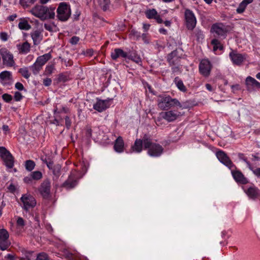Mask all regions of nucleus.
<instances>
[{"mask_svg": "<svg viewBox=\"0 0 260 260\" xmlns=\"http://www.w3.org/2000/svg\"><path fill=\"white\" fill-rule=\"evenodd\" d=\"M19 72L24 78L26 79H28L30 77V74L27 68H22L19 69Z\"/></svg>", "mask_w": 260, "mask_h": 260, "instance_id": "c9c22d12", "label": "nucleus"}, {"mask_svg": "<svg viewBox=\"0 0 260 260\" xmlns=\"http://www.w3.org/2000/svg\"><path fill=\"white\" fill-rule=\"evenodd\" d=\"M57 12L58 15L71 16V10L70 5L65 2L60 3L57 8Z\"/></svg>", "mask_w": 260, "mask_h": 260, "instance_id": "dca6fc26", "label": "nucleus"}, {"mask_svg": "<svg viewBox=\"0 0 260 260\" xmlns=\"http://www.w3.org/2000/svg\"><path fill=\"white\" fill-rule=\"evenodd\" d=\"M211 44L213 46V51L215 54H217V50H219L221 51L223 50V46L221 44L220 42L216 39L212 40Z\"/></svg>", "mask_w": 260, "mask_h": 260, "instance_id": "cd10ccee", "label": "nucleus"}, {"mask_svg": "<svg viewBox=\"0 0 260 260\" xmlns=\"http://www.w3.org/2000/svg\"><path fill=\"white\" fill-rule=\"evenodd\" d=\"M205 86H206V89L208 90H209L210 91H212L213 90V88H212V87L211 86V85L210 84H206L205 85Z\"/></svg>", "mask_w": 260, "mask_h": 260, "instance_id": "e2e57ef3", "label": "nucleus"}, {"mask_svg": "<svg viewBox=\"0 0 260 260\" xmlns=\"http://www.w3.org/2000/svg\"><path fill=\"white\" fill-rule=\"evenodd\" d=\"M159 31L160 34H164V35H166L167 34V30L165 29V28H160L159 29Z\"/></svg>", "mask_w": 260, "mask_h": 260, "instance_id": "69168bd1", "label": "nucleus"}, {"mask_svg": "<svg viewBox=\"0 0 260 260\" xmlns=\"http://www.w3.org/2000/svg\"><path fill=\"white\" fill-rule=\"evenodd\" d=\"M0 81L4 85H11L13 82L11 72L7 71L2 72L0 73Z\"/></svg>", "mask_w": 260, "mask_h": 260, "instance_id": "2eb2a0df", "label": "nucleus"}, {"mask_svg": "<svg viewBox=\"0 0 260 260\" xmlns=\"http://www.w3.org/2000/svg\"><path fill=\"white\" fill-rule=\"evenodd\" d=\"M55 70V67L54 64L47 65L44 71V75H50L52 74Z\"/></svg>", "mask_w": 260, "mask_h": 260, "instance_id": "473e14b6", "label": "nucleus"}, {"mask_svg": "<svg viewBox=\"0 0 260 260\" xmlns=\"http://www.w3.org/2000/svg\"><path fill=\"white\" fill-rule=\"evenodd\" d=\"M150 26V25L149 24L143 23V28L144 31H147L149 29Z\"/></svg>", "mask_w": 260, "mask_h": 260, "instance_id": "680f3d73", "label": "nucleus"}, {"mask_svg": "<svg viewBox=\"0 0 260 260\" xmlns=\"http://www.w3.org/2000/svg\"><path fill=\"white\" fill-rule=\"evenodd\" d=\"M86 54L89 56H92L93 55V50H88L86 52Z\"/></svg>", "mask_w": 260, "mask_h": 260, "instance_id": "338daca9", "label": "nucleus"}, {"mask_svg": "<svg viewBox=\"0 0 260 260\" xmlns=\"http://www.w3.org/2000/svg\"><path fill=\"white\" fill-rule=\"evenodd\" d=\"M17 224L20 226H23L24 225V221L21 217H18L17 220Z\"/></svg>", "mask_w": 260, "mask_h": 260, "instance_id": "8fccbe9b", "label": "nucleus"}, {"mask_svg": "<svg viewBox=\"0 0 260 260\" xmlns=\"http://www.w3.org/2000/svg\"><path fill=\"white\" fill-rule=\"evenodd\" d=\"M157 13L155 9H152L145 11L146 16H157Z\"/></svg>", "mask_w": 260, "mask_h": 260, "instance_id": "58836bf2", "label": "nucleus"}, {"mask_svg": "<svg viewBox=\"0 0 260 260\" xmlns=\"http://www.w3.org/2000/svg\"><path fill=\"white\" fill-rule=\"evenodd\" d=\"M229 56L233 64L240 66L245 61L247 55L238 53L237 51L232 50L229 54Z\"/></svg>", "mask_w": 260, "mask_h": 260, "instance_id": "9d476101", "label": "nucleus"}, {"mask_svg": "<svg viewBox=\"0 0 260 260\" xmlns=\"http://www.w3.org/2000/svg\"><path fill=\"white\" fill-rule=\"evenodd\" d=\"M17 48L22 53H27L30 50V44L27 42H25L22 44L17 45Z\"/></svg>", "mask_w": 260, "mask_h": 260, "instance_id": "a878e982", "label": "nucleus"}, {"mask_svg": "<svg viewBox=\"0 0 260 260\" xmlns=\"http://www.w3.org/2000/svg\"><path fill=\"white\" fill-rule=\"evenodd\" d=\"M3 63L7 67H13L15 65V61L14 56L9 51L6 49H2L1 51Z\"/></svg>", "mask_w": 260, "mask_h": 260, "instance_id": "39448f33", "label": "nucleus"}, {"mask_svg": "<svg viewBox=\"0 0 260 260\" xmlns=\"http://www.w3.org/2000/svg\"><path fill=\"white\" fill-rule=\"evenodd\" d=\"M59 20L61 21H66L68 20L69 17H58Z\"/></svg>", "mask_w": 260, "mask_h": 260, "instance_id": "774afa93", "label": "nucleus"}, {"mask_svg": "<svg viewBox=\"0 0 260 260\" xmlns=\"http://www.w3.org/2000/svg\"><path fill=\"white\" fill-rule=\"evenodd\" d=\"M111 56L113 60H116L120 57L126 58L127 54L126 52H124L122 49L117 48L114 49L111 53Z\"/></svg>", "mask_w": 260, "mask_h": 260, "instance_id": "5701e85b", "label": "nucleus"}, {"mask_svg": "<svg viewBox=\"0 0 260 260\" xmlns=\"http://www.w3.org/2000/svg\"><path fill=\"white\" fill-rule=\"evenodd\" d=\"M144 148L148 150V154L152 157H158L162 153L164 149L159 144L153 143L150 136L144 135Z\"/></svg>", "mask_w": 260, "mask_h": 260, "instance_id": "f03ea898", "label": "nucleus"}, {"mask_svg": "<svg viewBox=\"0 0 260 260\" xmlns=\"http://www.w3.org/2000/svg\"><path fill=\"white\" fill-rule=\"evenodd\" d=\"M65 121H66V126L68 129L70 128L71 125V120L69 116H66L65 117Z\"/></svg>", "mask_w": 260, "mask_h": 260, "instance_id": "09e8293b", "label": "nucleus"}, {"mask_svg": "<svg viewBox=\"0 0 260 260\" xmlns=\"http://www.w3.org/2000/svg\"><path fill=\"white\" fill-rule=\"evenodd\" d=\"M55 8H48L42 5L35 6L31 10L35 16H55Z\"/></svg>", "mask_w": 260, "mask_h": 260, "instance_id": "7ed1b4c3", "label": "nucleus"}, {"mask_svg": "<svg viewBox=\"0 0 260 260\" xmlns=\"http://www.w3.org/2000/svg\"><path fill=\"white\" fill-rule=\"evenodd\" d=\"M142 38L144 43H149V37H148V35L146 34H143L142 35Z\"/></svg>", "mask_w": 260, "mask_h": 260, "instance_id": "3c124183", "label": "nucleus"}, {"mask_svg": "<svg viewBox=\"0 0 260 260\" xmlns=\"http://www.w3.org/2000/svg\"><path fill=\"white\" fill-rule=\"evenodd\" d=\"M245 192L247 196L253 200H254L260 197V190L254 186H251L245 190Z\"/></svg>", "mask_w": 260, "mask_h": 260, "instance_id": "aec40b11", "label": "nucleus"}, {"mask_svg": "<svg viewBox=\"0 0 260 260\" xmlns=\"http://www.w3.org/2000/svg\"><path fill=\"white\" fill-rule=\"evenodd\" d=\"M36 260H49L47 254L42 252L38 254Z\"/></svg>", "mask_w": 260, "mask_h": 260, "instance_id": "ea45409f", "label": "nucleus"}, {"mask_svg": "<svg viewBox=\"0 0 260 260\" xmlns=\"http://www.w3.org/2000/svg\"><path fill=\"white\" fill-rule=\"evenodd\" d=\"M0 155L8 168H12L13 167L14 158L10 152L4 147H0Z\"/></svg>", "mask_w": 260, "mask_h": 260, "instance_id": "6e6552de", "label": "nucleus"}, {"mask_svg": "<svg viewBox=\"0 0 260 260\" xmlns=\"http://www.w3.org/2000/svg\"><path fill=\"white\" fill-rule=\"evenodd\" d=\"M185 16H194L193 14L189 10H186L185 13Z\"/></svg>", "mask_w": 260, "mask_h": 260, "instance_id": "13d9d810", "label": "nucleus"}, {"mask_svg": "<svg viewBox=\"0 0 260 260\" xmlns=\"http://www.w3.org/2000/svg\"><path fill=\"white\" fill-rule=\"evenodd\" d=\"M30 175L31 176V177L33 178V179L35 180H40L43 176L42 173L39 171L32 172L30 173Z\"/></svg>", "mask_w": 260, "mask_h": 260, "instance_id": "72a5a7b5", "label": "nucleus"}, {"mask_svg": "<svg viewBox=\"0 0 260 260\" xmlns=\"http://www.w3.org/2000/svg\"><path fill=\"white\" fill-rule=\"evenodd\" d=\"M245 83L248 90L260 89V83L251 76L246 78Z\"/></svg>", "mask_w": 260, "mask_h": 260, "instance_id": "a211bd4d", "label": "nucleus"}, {"mask_svg": "<svg viewBox=\"0 0 260 260\" xmlns=\"http://www.w3.org/2000/svg\"><path fill=\"white\" fill-rule=\"evenodd\" d=\"M23 98V96L22 95V94L18 92V91H17V92H15V94H14V100L16 101H20Z\"/></svg>", "mask_w": 260, "mask_h": 260, "instance_id": "c03bdc74", "label": "nucleus"}, {"mask_svg": "<svg viewBox=\"0 0 260 260\" xmlns=\"http://www.w3.org/2000/svg\"><path fill=\"white\" fill-rule=\"evenodd\" d=\"M124 141L121 136H119L115 141L114 149L118 153H121L124 151Z\"/></svg>", "mask_w": 260, "mask_h": 260, "instance_id": "412c9836", "label": "nucleus"}, {"mask_svg": "<svg viewBox=\"0 0 260 260\" xmlns=\"http://www.w3.org/2000/svg\"><path fill=\"white\" fill-rule=\"evenodd\" d=\"M33 178L31 177V176L30 175L28 176H26L24 178L23 181L26 184H31L33 182Z\"/></svg>", "mask_w": 260, "mask_h": 260, "instance_id": "37998d69", "label": "nucleus"}, {"mask_svg": "<svg viewBox=\"0 0 260 260\" xmlns=\"http://www.w3.org/2000/svg\"><path fill=\"white\" fill-rule=\"evenodd\" d=\"M9 234L8 232L4 229H0V249L5 250L9 247L11 242L9 240Z\"/></svg>", "mask_w": 260, "mask_h": 260, "instance_id": "1a4fd4ad", "label": "nucleus"}, {"mask_svg": "<svg viewBox=\"0 0 260 260\" xmlns=\"http://www.w3.org/2000/svg\"><path fill=\"white\" fill-rule=\"evenodd\" d=\"M216 155L218 160L230 169L235 167L230 158L224 151L221 150L218 151L216 152Z\"/></svg>", "mask_w": 260, "mask_h": 260, "instance_id": "f8f14e48", "label": "nucleus"}, {"mask_svg": "<svg viewBox=\"0 0 260 260\" xmlns=\"http://www.w3.org/2000/svg\"><path fill=\"white\" fill-rule=\"evenodd\" d=\"M245 161L246 162V164L247 165L248 168L253 172V171L255 170V168H253L251 166L250 163L249 161H247L246 160H245Z\"/></svg>", "mask_w": 260, "mask_h": 260, "instance_id": "052dcab7", "label": "nucleus"}, {"mask_svg": "<svg viewBox=\"0 0 260 260\" xmlns=\"http://www.w3.org/2000/svg\"><path fill=\"white\" fill-rule=\"evenodd\" d=\"M253 2V0H243L239 5L236 11L238 13L241 14L243 13L247 5L251 4Z\"/></svg>", "mask_w": 260, "mask_h": 260, "instance_id": "bb28decb", "label": "nucleus"}, {"mask_svg": "<svg viewBox=\"0 0 260 260\" xmlns=\"http://www.w3.org/2000/svg\"><path fill=\"white\" fill-rule=\"evenodd\" d=\"M35 163L33 160H28L25 162V167L28 171H31L35 167Z\"/></svg>", "mask_w": 260, "mask_h": 260, "instance_id": "2f4dec72", "label": "nucleus"}, {"mask_svg": "<svg viewBox=\"0 0 260 260\" xmlns=\"http://www.w3.org/2000/svg\"><path fill=\"white\" fill-rule=\"evenodd\" d=\"M51 182L45 180L39 188V191L44 199H48L50 197Z\"/></svg>", "mask_w": 260, "mask_h": 260, "instance_id": "9b49d317", "label": "nucleus"}, {"mask_svg": "<svg viewBox=\"0 0 260 260\" xmlns=\"http://www.w3.org/2000/svg\"><path fill=\"white\" fill-rule=\"evenodd\" d=\"M79 37H76V36H74L70 39V42L73 45H75V44H77V43L79 42Z\"/></svg>", "mask_w": 260, "mask_h": 260, "instance_id": "a18cd8bd", "label": "nucleus"}, {"mask_svg": "<svg viewBox=\"0 0 260 260\" xmlns=\"http://www.w3.org/2000/svg\"><path fill=\"white\" fill-rule=\"evenodd\" d=\"M15 87L19 90H22L24 89V86L20 82H17L15 85Z\"/></svg>", "mask_w": 260, "mask_h": 260, "instance_id": "603ef678", "label": "nucleus"}, {"mask_svg": "<svg viewBox=\"0 0 260 260\" xmlns=\"http://www.w3.org/2000/svg\"><path fill=\"white\" fill-rule=\"evenodd\" d=\"M160 115L161 118L168 122L173 121L181 115L180 112L175 110L162 112L160 113Z\"/></svg>", "mask_w": 260, "mask_h": 260, "instance_id": "4468645a", "label": "nucleus"}, {"mask_svg": "<svg viewBox=\"0 0 260 260\" xmlns=\"http://www.w3.org/2000/svg\"><path fill=\"white\" fill-rule=\"evenodd\" d=\"M129 58L138 64H141L142 62L141 58L138 55L134 54V55H131Z\"/></svg>", "mask_w": 260, "mask_h": 260, "instance_id": "4c0bfd02", "label": "nucleus"}, {"mask_svg": "<svg viewBox=\"0 0 260 260\" xmlns=\"http://www.w3.org/2000/svg\"><path fill=\"white\" fill-rule=\"evenodd\" d=\"M19 28L23 30H29L31 26L28 21L24 19H21L18 24Z\"/></svg>", "mask_w": 260, "mask_h": 260, "instance_id": "c756f323", "label": "nucleus"}, {"mask_svg": "<svg viewBox=\"0 0 260 260\" xmlns=\"http://www.w3.org/2000/svg\"><path fill=\"white\" fill-rule=\"evenodd\" d=\"M78 179L77 172L75 171H73L64 183V186L67 188H73L77 185Z\"/></svg>", "mask_w": 260, "mask_h": 260, "instance_id": "6ab92c4d", "label": "nucleus"}, {"mask_svg": "<svg viewBox=\"0 0 260 260\" xmlns=\"http://www.w3.org/2000/svg\"><path fill=\"white\" fill-rule=\"evenodd\" d=\"M30 68L34 75L38 74L42 69V67L36 61Z\"/></svg>", "mask_w": 260, "mask_h": 260, "instance_id": "7c9ffc66", "label": "nucleus"}, {"mask_svg": "<svg viewBox=\"0 0 260 260\" xmlns=\"http://www.w3.org/2000/svg\"><path fill=\"white\" fill-rule=\"evenodd\" d=\"M22 208L27 211L30 208H34L37 204L35 198L29 193L24 194L20 198Z\"/></svg>", "mask_w": 260, "mask_h": 260, "instance_id": "20e7f679", "label": "nucleus"}, {"mask_svg": "<svg viewBox=\"0 0 260 260\" xmlns=\"http://www.w3.org/2000/svg\"><path fill=\"white\" fill-rule=\"evenodd\" d=\"M143 145L144 146V137L142 139H137L134 145L132 146V149L133 151L140 153L142 150Z\"/></svg>", "mask_w": 260, "mask_h": 260, "instance_id": "4be33fe9", "label": "nucleus"}, {"mask_svg": "<svg viewBox=\"0 0 260 260\" xmlns=\"http://www.w3.org/2000/svg\"><path fill=\"white\" fill-rule=\"evenodd\" d=\"M196 36L197 40L199 41L203 40L204 38V35L203 32L201 31V30L197 31L196 33Z\"/></svg>", "mask_w": 260, "mask_h": 260, "instance_id": "79ce46f5", "label": "nucleus"}, {"mask_svg": "<svg viewBox=\"0 0 260 260\" xmlns=\"http://www.w3.org/2000/svg\"><path fill=\"white\" fill-rule=\"evenodd\" d=\"M5 258L8 260H14V255L12 254H8Z\"/></svg>", "mask_w": 260, "mask_h": 260, "instance_id": "6e6d98bb", "label": "nucleus"}, {"mask_svg": "<svg viewBox=\"0 0 260 260\" xmlns=\"http://www.w3.org/2000/svg\"><path fill=\"white\" fill-rule=\"evenodd\" d=\"M212 65L207 59H202L199 64V70L200 73L204 77H208L211 73Z\"/></svg>", "mask_w": 260, "mask_h": 260, "instance_id": "0eeeda50", "label": "nucleus"}, {"mask_svg": "<svg viewBox=\"0 0 260 260\" xmlns=\"http://www.w3.org/2000/svg\"><path fill=\"white\" fill-rule=\"evenodd\" d=\"M253 173L258 178H260V168H255V170L253 171Z\"/></svg>", "mask_w": 260, "mask_h": 260, "instance_id": "5fc2aeb1", "label": "nucleus"}, {"mask_svg": "<svg viewBox=\"0 0 260 260\" xmlns=\"http://www.w3.org/2000/svg\"><path fill=\"white\" fill-rule=\"evenodd\" d=\"M52 80L50 78H47L43 80V84L45 86H49L51 84Z\"/></svg>", "mask_w": 260, "mask_h": 260, "instance_id": "de8ad7c7", "label": "nucleus"}, {"mask_svg": "<svg viewBox=\"0 0 260 260\" xmlns=\"http://www.w3.org/2000/svg\"><path fill=\"white\" fill-rule=\"evenodd\" d=\"M2 129L5 132H9V127L8 125H3V127H2Z\"/></svg>", "mask_w": 260, "mask_h": 260, "instance_id": "0e129e2a", "label": "nucleus"}, {"mask_svg": "<svg viewBox=\"0 0 260 260\" xmlns=\"http://www.w3.org/2000/svg\"><path fill=\"white\" fill-rule=\"evenodd\" d=\"M176 84L178 88L182 91H186V87L184 85L183 82L181 80H177L175 78Z\"/></svg>", "mask_w": 260, "mask_h": 260, "instance_id": "e433bc0d", "label": "nucleus"}, {"mask_svg": "<svg viewBox=\"0 0 260 260\" xmlns=\"http://www.w3.org/2000/svg\"><path fill=\"white\" fill-rule=\"evenodd\" d=\"M186 26L188 29H193L196 25V17H185Z\"/></svg>", "mask_w": 260, "mask_h": 260, "instance_id": "c85d7f7f", "label": "nucleus"}, {"mask_svg": "<svg viewBox=\"0 0 260 260\" xmlns=\"http://www.w3.org/2000/svg\"><path fill=\"white\" fill-rule=\"evenodd\" d=\"M233 169H231V173L234 179L237 182L242 184H245L248 183L247 179L244 177L241 171L237 170H234Z\"/></svg>", "mask_w": 260, "mask_h": 260, "instance_id": "f3484780", "label": "nucleus"}, {"mask_svg": "<svg viewBox=\"0 0 260 260\" xmlns=\"http://www.w3.org/2000/svg\"><path fill=\"white\" fill-rule=\"evenodd\" d=\"M245 161L246 162V164L247 165L248 168L253 172V171L255 170V168H253L251 166L250 163L249 161H247L246 160H245Z\"/></svg>", "mask_w": 260, "mask_h": 260, "instance_id": "bf43d9fd", "label": "nucleus"}, {"mask_svg": "<svg viewBox=\"0 0 260 260\" xmlns=\"http://www.w3.org/2000/svg\"><path fill=\"white\" fill-rule=\"evenodd\" d=\"M31 37L35 45H38L43 39L42 32L39 30L32 32L31 33Z\"/></svg>", "mask_w": 260, "mask_h": 260, "instance_id": "b1692460", "label": "nucleus"}, {"mask_svg": "<svg viewBox=\"0 0 260 260\" xmlns=\"http://www.w3.org/2000/svg\"><path fill=\"white\" fill-rule=\"evenodd\" d=\"M112 100H102L97 99L96 103L93 105V108L99 112H102L109 108Z\"/></svg>", "mask_w": 260, "mask_h": 260, "instance_id": "ddd939ff", "label": "nucleus"}, {"mask_svg": "<svg viewBox=\"0 0 260 260\" xmlns=\"http://www.w3.org/2000/svg\"><path fill=\"white\" fill-rule=\"evenodd\" d=\"M157 106L161 110H167L173 107L186 109L188 107L187 102L180 103L177 99L172 98L170 95L160 94L157 96Z\"/></svg>", "mask_w": 260, "mask_h": 260, "instance_id": "f257e3e1", "label": "nucleus"}, {"mask_svg": "<svg viewBox=\"0 0 260 260\" xmlns=\"http://www.w3.org/2000/svg\"><path fill=\"white\" fill-rule=\"evenodd\" d=\"M44 27L46 29L50 31H56L57 29V26L54 23H45Z\"/></svg>", "mask_w": 260, "mask_h": 260, "instance_id": "f704fd0d", "label": "nucleus"}, {"mask_svg": "<svg viewBox=\"0 0 260 260\" xmlns=\"http://www.w3.org/2000/svg\"><path fill=\"white\" fill-rule=\"evenodd\" d=\"M52 57L50 53H48L40 56L37 57L36 61L37 62L41 67L43 66Z\"/></svg>", "mask_w": 260, "mask_h": 260, "instance_id": "393cba45", "label": "nucleus"}, {"mask_svg": "<svg viewBox=\"0 0 260 260\" xmlns=\"http://www.w3.org/2000/svg\"><path fill=\"white\" fill-rule=\"evenodd\" d=\"M229 30V27L221 23L214 24L211 28V32L217 37H224Z\"/></svg>", "mask_w": 260, "mask_h": 260, "instance_id": "423d86ee", "label": "nucleus"}, {"mask_svg": "<svg viewBox=\"0 0 260 260\" xmlns=\"http://www.w3.org/2000/svg\"><path fill=\"white\" fill-rule=\"evenodd\" d=\"M58 79L59 81L65 82L67 80V77L63 74H61L59 75Z\"/></svg>", "mask_w": 260, "mask_h": 260, "instance_id": "864d4df0", "label": "nucleus"}, {"mask_svg": "<svg viewBox=\"0 0 260 260\" xmlns=\"http://www.w3.org/2000/svg\"><path fill=\"white\" fill-rule=\"evenodd\" d=\"M0 38L3 41H6L8 40V35L5 32H2L0 33Z\"/></svg>", "mask_w": 260, "mask_h": 260, "instance_id": "49530a36", "label": "nucleus"}, {"mask_svg": "<svg viewBox=\"0 0 260 260\" xmlns=\"http://www.w3.org/2000/svg\"><path fill=\"white\" fill-rule=\"evenodd\" d=\"M2 99L6 103H9L12 100L13 97L9 94L5 93L2 95Z\"/></svg>", "mask_w": 260, "mask_h": 260, "instance_id": "a19ab883", "label": "nucleus"}, {"mask_svg": "<svg viewBox=\"0 0 260 260\" xmlns=\"http://www.w3.org/2000/svg\"><path fill=\"white\" fill-rule=\"evenodd\" d=\"M31 254L29 253L28 255H26L25 257H20V260H30L31 258Z\"/></svg>", "mask_w": 260, "mask_h": 260, "instance_id": "4d7b16f0", "label": "nucleus"}]
</instances>
